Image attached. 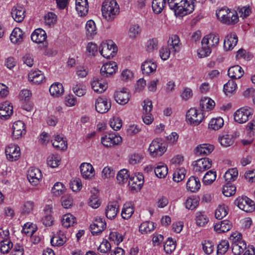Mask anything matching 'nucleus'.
Segmentation results:
<instances>
[{"mask_svg":"<svg viewBox=\"0 0 255 255\" xmlns=\"http://www.w3.org/2000/svg\"><path fill=\"white\" fill-rule=\"evenodd\" d=\"M166 4V0H153L152 7L153 11L157 13H160L163 10Z\"/></svg>","mask_w":255,"mask_h":255,"instance_id":"nucleus-49","label":"nucleus"},{"mask_svg":"<svg viewBox=\"0 0 255 255\" xmlns=\"http://www.w3.org/2000/svg\"><path fill=\"white\" fill-rule=\"evenodd\" d=\"M227 214V207L225 205L219 206L215 213L216 218L219 220L222 219L223 217H225Z\"/></svg>","mask_w":255,"mask_h":255,"instance_id":"nucleus-58","label":"nucleus"},{"mask_svg":"<svg viewBox=\"0 0 255 255\" xmlns=\"http://www.w3.org/2000/svg\"><path fill=\"white\" fill-rule=\"evenodd\" d=\"M82 176L85 179H90L94 176V169L90 163H83L80 165Z\"/></svg>","mask_w":255,"mask_h":255,"instance_id":"nucleus-22","label":"nucleus"},{"mask_svg":"<svg viewBox=\"0 0 255 255\" xmlns=\"http://www.w3.org/2000/svg\"><path fill=\"white\" fill-rule=\"evenodd\" d=\"M237 85L233 80H229L224 86L223 91L227 96L232 94L236 90Z\"/></svg>","mask_w":255,"mask_h":255,"instance_id":"nucleus-45","label":"nucleus"},{"mask_svg":"<svg viewBox=\"0 0 255 255\" xmlns=\"http://www.w3.org/2000/svg\"><path fill=\"white\" fill-rule=\"evenodd\" d=\"M49 92L53 96H59L64 92L62 84L58 82L53 84L49 88Z\"/></svg>","mask_w":255,"mask_h":255,"instance_id":"nucleus-41","label":"nucleus"},{"mask_svg":"<svg viewBox=\"0 0 255 255\" xmlns=\"http://www.w3.org/2000/svg\"><path fill=\"white\" fill-rule=\"evenodd\" d=\"M129 178V175L128 174V171L126 169L121 170L117 176V181L120 184H123L126 183Z\"/></svg>","mask_w":255,"mask_h":255,"instance_id":"nucleus-51","label":"nucleus"},{"mask_svg":"<svg viewBox=\"0 0 255 255\" xmlns=\"http://www.w3.org/2000/svg\"><path fill=\"white\" fill-rule=\"evenodd\" d=\"M236 187L231 183H226L222 189L223 194L227 197H230L236 193Z\"/></svg>","mask_w":255,"mask_h":255,"instance_id":"nucleus-44","label":"nucleus"},{"mask_svg":"<svg viewBox=\"0 0 255 255\" xmlns=\"http://www.w3.org/2000/svg\"><path fill=\"white\" fill-rule=\"evenodd\" d=\"M25 8L21 5H16L13 7L11 9V14L14 20L20 22L23 21L25 17Z\"/></svg>","mask_w":255,"mask_h":255,"instance_id":"nucleus-16","label":"nucleus"},{"mask_svg":"<svg viewBox=\"0 0 255 255\" xmlns=\"http://www.w3.org/2000/svg\"><path fill=\"white\" fill-rule=\"evenodd\" d=\"M12 247V243L9 239H4L0 242V252L2 254H7Z\"/></svg>","mask_w":255,"mask_h":255,"instance_id":"nucleus-50","label":"nucleus"},{"mask_svg":"<svg viewBox=\"0 0 255 255\" xmlns=\"http://www.w3.org/2000/svg\"><path fill=\"white\" fill-rule=\"evenodd\" d=\"M229 9L222 8L216 12V15L218 19L222 22L226 23L229 22V18L231 16V12L228 11Z\"/></svg>","mask_w":255,"mask_h":255,"instance_id":"nucleus-40","label":"nucleus"},{"mask_svg":"<svg viewBox=\"0 0 255 255\" xmlns=\"http://www.w3.org/2000/svg\"><path fill=\"white\" fill-rule=\"evenodd\" d=\"M111 107L110 102L104 100L102 98H98L95 102V108L97 112L101 114L107 113Z\"/></svg>","mask_w":255,"mask_h":255,"instance_id":"nucleus-18","label":"nucleus"},{"mask_svg":"<svg viewBox=\"0 0 255 255\" xmlns=\"http://www.w3.org/2000/svg\"><path fill=\"white\" fill-rule=\"evenodd\" d=\"M106 228V223L103 218L97 217L90 228L93 235H97L102 232Z\"/></svg>","mask_w":255,"mask_h":255,"instance_id":"nucleus-13","label":"nucleus"},{"mask_svg":"<svg viewBox=\"0 0 255 255\" xmlns=\"http://www.w3.org/2000/svg\"><path fill=\"white\" fill-rule=\"evenodd\" d=\"M237 10L240 17L243 18L249 16L252 12L251 8L249 6H239L237 8Z\"/></svg>","mask_w":255,"mask_h":255,"instance_id":"nucleus-62","label":"nucleus"},{"mask_svg":"<svg viewBox=\"0 0 255 255\" xmlns=\"http://www.w3.org/2000/svg\"><path fill=\"white\" fill-rule=\"evenodd\" d=\"M181 43L178 35H172L169 37L168 41V46L175 53L178 52L180 51L181 47Z\"/></svg>","mask_w":255,"mask_h":255,"instance_id":"nucleus-32","label":"nucleus"},{"mask_svg":"<svg viewBox=\"0 0 255 255\" xmlns=\"http://www.w3.org/2000/svg\"><path fill=\"white\" fill-rule=\"evenodd\" d=\"M109 46L113 47V41L109 40L107 42H103L99 48V51L101 54L105 58L110 59L113 57L117 51V47H114L113 50L109 49Z\"/></svg>","mask_w":255,"mask_h":255,"instance_id":"nucleus-10","label":"nucleus"},{"mask_svg":"<svg viewBox=\"0 0 255 255\" xmlns=\"http://www.w3.org/2000/svg\"><path fill=\"white\" fill-rule=\"evenodd\" d=\"M41 177V171L38 168H31L28 171L27 179L33 185H37Z\"/></svg>","mask_w":255,"mask_h":255,"instance_id":"nucleus-17","label":"nucleus"},{"mask_svg":"<svg viewBox=\"0 0 255 255\" xmlns=\"http://www.w3.org/2000/svg\"><path fill=\"white\" fill-rule=\"evenodd\" d=\"M134 212L133 204L131 202H126L122 211V216L124 219H129Z\"/></svg>","mask_w":255,"mask_h":255,"instance_id":"nucleus-34","label":"nucleus"},{"mask_svg":"<svg viewBox=\"0 0 255 255\" xmlns=\"http://www.w3.org/2000/svg\"><path fill=\"white\" fill-rule=\"evenodd\" d=\"M143 182V175L138 173L137 174H135L129 177L128 185L131 191L137 192L142 188Z\"/></svg>","mask_w":255,"mask_h":255,"instance_id":"nucleus-9","label":"nucleus"},{"mask_svg":"<svg viewBox=\"0 0 255 255\" xmlns=\"http://www.w3.org/2000/svg\"><path fill=\"white\" fill-rule=\"evenodd\" d=\"M238 37L235 34H228L224 39V47L226 50H231L237 45Z\"/></svg>","mask_w":255,"mask_h":255,"instance_id":"nucleus-21","label":"nucleus"},{"mask_svg":"<svg viewBox=\"0 0 255 255\" xmlns=\"http://www.w3.org/2000/svg\"><path fill=\"white\" fill-rule=\"evenodd\" d=\"M57 21V16L53 12H48L45 15V23L46 25L53 26Z\"/></svg>","mask_w":255,"mask_h":255,"instance_id":"nucleus-61","label":"nucleus"},{"mask_svg":"<svg viewBox=\"0 0 255 255\" xmlns=\"http://www.w3.org/2000/svg\"><path fill=\"white\" fill-rule=\"evenodd\" d=\"M212 161L208 158H203L193 162L194 172L201 173L209 169L212 166Z\"/></svg>","mask_w":255,"mask_h":255,"instance_id":"nucleus-7","label":"nucleus"},{"mask_svg":"<svg viewBox=\"0 0 255 255\" xmlns=\"http://www.w3.org/2000/svg\"><path fill=\"white\" fill-rule=\"evenodd\" d=\"M247 245L245 242H241L239 244L232 245V250L234 255H241L245 249Z\"/></svg>","mask_w":255,"mask_h":255,"instance_id":"nucleus-53","label":"nucleus"},{"mask_svg":"<svg viewBox=\"0 0 255 255\" xmlns=\"http://www.w3.org/2000/svg\"><path fill=\"white\" fill-rule=\"evenodd\" d=\"M229 248V244L227 240H222L217 246V254L218 255L225 254Z\"/></svg>","mask_w":255,"mask_h":255,"instance_id":"nucleus-55","label":"nucleus"},{"mask_svg":"<svg viewBox=\"0 0 255 255\" xmlns=\"http://www.w3.org/2000/svg\"><path fill=\"white\" fill-rule=\"evenodd\" d=\"M119 211V205L116 202H110L108 204L106 210V217L110 219H114Z\"/></svg>","mask_w":255,"mask_h":255,"instance_id":"nucleus-26","label":"nucleus"},{"mask_svg":"<svg viewBox=\"0 0 255 255\" xmlns=\"http://www.w3.org/2000/svg\"><path fill=\"white\" fill-rule=\"evenodd\" d=\"M101 10L103 16L108 21H113L120 12L119 6L116 0H105Z\"/></svg>","mask_w":255,"mask_h":255,"instance_id":"nucleus-2","label":"nucleus"},{"mask_svg":"<svg viewBox=\"0 0 255 255\" xmlns=\"http://www.w3.org/2000/svg\"><path fill=\"white\" fill-rule=\"evenodd\" d=\"M244 71L242 68L238 65H235L230 67L228 71V74L232 79H240L244 75Z\"/></svg>","mask_w":255,"mask_h":255,"instance_id":"nucleus-31","label":"nucleus"},{"mask_svg":"<svg viewBox=\"0 0 255 255\" xmlns=\"http://www.w3.org/2000/svg\"><path fill=\"white\" fill-rule=\"evenodd\" d=\"M5 152L7 159L11 161L18 160L20 156V147L14 144H10L7 146Z\"/></svg>","mask_w":255,"mask_h":255,"instance_id":"nucleus-11","label":"nucleus"},{"mask_svg":"<svg viewBox=\"0 0 255 255\" xmlns=\"http://www.w3.org/2000/svg\"><path fill=\"white\" fill-rule=\"evenodd\" d=\"M122 141V137L116 135L115 133H109L102 137L101 142L104 146L106 147H111L117 145Z\"/></svg>","mask_w":255,"mask_h":255,"instance_id":"nucleus-12","label":"nucleus"},{"mask_svg":"<svg viewBox=\"0 0 255 255\" xmlns=\"http://www.w3.org/2000/svg\"><path fill=\"white\" fill-rule=\"evenodd\" d=\"M47 164L52 168H55L58 166L60 162L59 157L57 155H51L48 156L47 160Z\"/></svg>","mask_w":255,"mask_h":255,"instance_id":"nucleus-64","label":"nucleus"},{"mask_svg":"<svg viewBox=\"0 0 255 255\" xmlns=\"http://www.w3.org/2000/svg\"><path fill=\"white\" fill-rule=\"evenodd\" d=\"M202 112H199L195 108L190 109L186 113V120L191 125L194 126L199 125L203 120L204 115Z\"/></svg>","mask_w":255,"mask_h":255,"instance_id":"nucleus-5","label":"nucleus"},{"mask_svg":"<svg viewBox=\"0 0 255 255\" xmlns=\"http://www.w3.org/2000/svg\"><path fill=\"white\" fill-rule=\"evenodd\" d=\"M114 98L116 102L122 105L126 104L129 100V93L124 89L116 92L114 94Z\"/></svg>","mask_w":255,"mask_h":255,"instance_id":"nucleus-25","label":"nucleus"},{"mask_svg":"<svg viewBox=\"0 0 255 255\" xmlns=\"http://www.w3.org/2000/svg\"><path fill=\"white\" fill-rule=\"evenodd\" d=\"M224 125V120L221 117L212 119L208 125V127L210 129L213 130H218L221 128Z\"/></svg>","mask_w":255,"mask_h":255,"instance_id":"nucleus-46","label":"nucleus"},{"mask_svg":"<svg viewBox=\"0 0 255 255\" xmlns=\"http://www.w3.org/2000/svg\"><path fill=\"white\" fill-rule=\"evenodd\" d=\"M28 80L36 85L42 83L45 80V77L40 70L31 71L28 74Z\"/></svg>","mask_w":255,"mask_h":255,"instance_id":"nucleus-23","label":"nucleus"},{"mask_svg":"<svg viewBox=\"0 0 255 255\" xmlns=\"http://www.w3.org/2000/svg\"><path fill=\"white\" fill-rule=\"evenodd\" d=\"M185 172L184 168L177 169L173 175V180L177 182L182 181L185 178Z\"/></svg>","mask_w":255,"mask_h":255,"instance_id":"nucleus-59","label":"nucleus"},{"mask_svg":"<svg viewBox=\"0 0 255 255\" xmlns=\"http://www.w3.org/2000/svg\"><path fill=\"white\" fill-rule=\"evenodd\" d=\"M24 124L21 121L15 122L12 126V137L13 139H17L20 138L23 134H25Z\"/></svg>","mask_w":255,"mask_h":255,"instance_id":"nucleus-14","label":"nucleus"},{"mask_svg":"<svg viewBox=\"0 0 255 255\" xmlns=\"http://www.w3.org/2000/svg\"><path fill=\"white\" fill-rule=\"evenodd\" d=\"M150 154L153 157L162 156L166 151L165 144L161 142L159 139L153 140L148 148Z\"/></svg>","mask_w":255,"mask_h":255,"instance_id":"nucleus-6","label":"nucleus"},{"mask_svg":"<svg viewBox=\"0 0 255 255\" xmlns=\"http://www.w3.org/2000/svg\"><path fill=\"white\" fill-rule=\"evenodd\" d=\"M13 113V107L8 102H5L0 106V118L7 119Z\"/></svg>","mask_w":255,"mask_h":255,"instance_id":"nucleus-20","label":"nucleus"},{"mask_svg":"<svg viewBox=\"0 0 255 255\" xmlns=\"http://www.w3.org/2000/svg\"><path fill=\"white\" fill-rule=\"evenodd\" d=\"M154 173L158 178H164L168 173L167 166L162 163H159L154 169Z\"/></svg>","mask_w":255,"mask_h":255,"instance_id":"nucleus-43","label":"nucleus"},{"mask_svg":"<svg viewBox=\"0 0 255 255\" xmlns=\"http://www.w3.org/2000/svg\"><path fill=\"white\" fill-rule=\"evenodd\" d=\"M253 114V110L249 107L240 108L234 113V119L236 122L243 124L248 121Z\"/></svg>","mask_w":255,"mask_h":255,"instance_id":"nucleus-3","label":"nucleus"},{"mask_svg":"<svg viewBox=\"0 0 255 255\" xmlns=\"http://www.w3.org/2000/svg\"><path fill=\"white\" fill-rule=\"evenodd\" d=\"M62 206L65 209L71 208L73 204L72 197L69 194L63 195L61 198Z\"/></svg>","mask_w":255,"mask_h":255,"instance_id":"nucleus-54","label":"nucleus"},{"mask_svg":"<svg viewBox=\"0 0 255 255\" xmlns=\"http://www.w3.org/2000/svg\"><path fill=\"white\" fill-rule=\"evenodd\" d=\"M61 222L62 225L67 228L76 223V219L72 215L67 214L63 215Z\"/></svg>","mask_w":255,"mask_h":255,"instance_id":"nucleus-42","label":"nucleus"},{"mask_svg":"<svg viewBox=\"0 0 255 255\" xmlns=\"http://www.w3.org/2000/svg\"><path fill=\"white\" fill-rule=\"evenodd\" d=\"M201 184L198 177L195 176L190 177L186 183L187 189L191 192L197 191L200 188Z\"/></svg>","mask_w":255,"mask_h":255,"instance_id":"nucleus-27","label":"nucleus"},{"mask_svg":"<svg viewBox=\"0 0 255 255\" xmlns=\"http://www.w3.org/2000/svg\"><path fill=\"white\" fill-rule=\"evenodd\" d=\"M91 84L94 91L99 93H103L108 87L107 81L101 75L94 77Z\"/></svg>","mask_w":255,"mask_h":255,"instance_id":"nucleus-8","label":"nucleus"},{"mask_svg":"<svg viewBox=\"0 0 255 255\" xmlns=\"http://www.w3.org/2000/svg\"><path fill=\"white\" fill-rule=\"evenodd\" d=\"M218 141L222 146L227 147L234 144L235 138L231 134H224L219 136Z\"/></svg>","mask_w":255,"mask_h":255,"instance_id":"nucleus-38","label":"nucleus"},{"mask_svg":"<svg viewBox=\"0 0 255 255\" xmlns=\"http://www.w3.org/2000/svg\"><path fill=\"white\" fill-rule=\"evenodd\" d=\"M154 229V223L150 221L143 222L139 227V231L141 234H147Z\"/></svg>","mask_w":255,"mask_h":255,"instance_id":"nucleus-48","label":"nucleus"},{"mask_svg":"<svg viewBox=\"0 0 255 255\" xmlns=\"http://www.w3.org/2000/svg\"><path fill=\"white\" fill-rule=\"evenodd\" d=\"M67 239L65 236L59 231L57 235H54L50 240L53 246H62L66 242Z\"/></svg>","mask_w":255,"mask_h":255,"instance_id":"nucleus-37","label":"nucleus"},{"mask_svg":"<svg viewBox=\"0 0 255 255\" xmlns=\"http://www.w3.org/2000/svg\"><path fill=\"white\" fill-rule=\"evenodd\" d=\"M213 145L204 143L198 145L195 149V153L198 156H205L210 154L214 150Z\"/></svg>","mask_w":255,"mask_h":255,"instance_id":"nucleus-19","label":"nucleus"},{"mask_svg":"<svg viewBox=\"0 0 255 255\" xmlns=\"http://www.w3.org/2000/svg\"><path fill=\"white\" fill-rule=\"evenodd\" d=\"M211 52V47L207 44L202 43V47L198 50V55L200 58L207 57Z\"/></svg>","mask_w":255,"mask_h":255,"instance_id":"nucleus-60","label":"nucleus"},{"mask_svg":"<svg viewBox=\"0 0 255 255\" xmlns=\"http://www.w3.org/2000/svg\"><path fill=\"white\" fill-rule=\"evenodd\" d=\"M215 102L209 98H205L200 101L199 109L203 113L206 111H209L213 110L215 107Z\"/></svg>","mask_w":255,"mask_h":255,"instance_id":"nucleus-30","label":"nucleus"},{"mask_svg":"<svg viewBox=\"0 0 255 255\" xmlns=\"http://www.w3.org/2000/svg\"><path fill=\"white\" fill-rule=\"evenodd\" d=\"M51 142L52 145L57 149L65 150L67 147V141L59 135L55 136L54 140H52Z\"/></svg>","mask_w":255,"mask_h":255,"instance_id":"nucleus-39","label":"nucleus"},{"mask_svg":"<svg viewBox=\"0 0 255 255\" xmlns=\"http://www.w3.org/2000/svg\"><path fill=\"white\" fill-rule=\"evenodd\" d=\"M234 203L240 209L246 212H252L255 209L254 202L246 196L238 197Z\"/></svg>","mask_w":255,"mask_h":255,"instance_id":"nucleus-4","label":"nucleus"},{"mask_svg":"<svg viewBox=\"0 0 255 255\" xmlns=\"http://www.w3.org/2000/svg\"><path fill=\"white\" fill-rule=\"evenodd\" d=\"M156 64L151 60H146L141 65V68L143 74H149L154 72L156 69Z\"/></svg>","mask_w":255,"mask_h":255,"instance_id":"nucleus-36","label":"nucleus"},{"mask_svg":"<svg viewBox=\"0 0 255 255\" xmlns=\"http://www.w3.org/2000/svg\"><path fill=\"white\" fill-rule=\"evenodd\" d=\"M23 36L24 33L21 29L18 27H15L11 33L10 39L12 43L19 44L23 41Z\"/></svg>","mask_w":255,"mask_h":255,"instance_id":"nucleus-33","label":"nucleus"},{"mask_svg":"<svg viewBox=\"0 0 255 255\" xmlns=\"http://www.w3.org/2000/svg\"><path fill=\"white\" fill-rule=\"evenodd\" d=\"M88 8L87 0H76V9L81 16H85L88 13Z\"/></svg>","mask_w":255,"mask_h":255,"instance_id":"nucleus-29","label":"nucleus"},{"mask_svg":"<svg viewBox=\"0 0 255 255\" xmlns=\"http://www.w3.org/2000/svg\"><path fill=\"white\" fill-rule=\"evenodd\" d=\"M199 199L198 198L189 197L185 202V207L188 209L193 210L198 205Z\"/></svg>","mask_w":255,"mask_h":255,"instance_id":"nucleus-56","label":"nucleus"},{"mask_svg":"<svg viewBox=\"0 0 255 255\" xmlns=\"http://www.w3.org/2000/svg\"><path fill=\"white\" fill-rule=\"evenodd\" d=\"M231 224L228 220H224L217 223L214 226V230L218 233H225L231 228Z\"/></svg>","mask_w":255,"mask_h":255,"instance_id":"nucleus-35","label":"nucleus"},{"mask_svg":"<svg viewBox=\"0 0 255 255\" xmlns=\"http://www.w3.org/2000/svg\"><path fill=\"white\" fill-rule=\"evenodd\" d=\"M117 65L115 62H110L104 64L101 68V75L104 77H108L116 72Z\"/></svg>","mask_w":255,"mask_h":255,"instance_id":"nucleus-15","label":"nucleus"},{"mask_svg":"<svg viewBox=\"0 0 255 255\" xmlns=\"http://www.w3.org/2000/svg\"><path fill=\"white\" fill-rule=\"evenodd\" d=\"M36 228L34 225L26 223L24 224L22 229V233L28 236H32L36 232Z\"/></svg>","mask_w":255,"mask_h":255,"instance_id":"nucleus-63","label":"nucleus"},{"mask_svg":"<svg viewBox=\"0 0 255 255\" xmlns=\"http://www.w3.org/2000/svg\"><path fill=\"white\" fill-rule=\"evenodd\" d=\"M47 38L46 32L41 28L35 29L31 34V40L37 43H42L45 41Z\"/></svg>","mask_w":255,"mask_h":255,"instance_id":"nucleus-24","label":"nucleus"},{"mask_svg":"<svg viewBox=\"0 0 255 255\" xmlns=\"http://www.w3.org/2000/svg\"><path fill=\"white\" fill-rule=\"evenodd\" d=\"M219 42V36L214 33H210L206 35L202 39L201 43L207 44L210 47H215Z\"/></svg>","mask_w":255,"mask_h":255,"instance_id":"nucleus-28","label":"nucleus"},{"mask_svg":"<svg viewBox=\"0 0 255 255\" xmlns=\"http://www.w3.org/2000/svg\"><path fill=\"white\" fill-rule=\"evenodd\" d=\"M65 190V187L62 183L56 182L52 188V192L55 196H58L62 194Z\"/></svg>","mask_w":255,"mask_h":255,"instance_id":"nucleus-57","label":"nucleus"},{"mask_svg":"<svg viewBox=\"0 0 255 255\" xmlns=\"http://www.w3.org/2000/svg\"><path fill=\"white\" fill-rule=\"evenodd\" d=\"M85 28L88 37H92L97 33L96 24L92 20H89L87 22Z\"/></svg>","mask_w":255,"mask_h":255,"instance_id":"nucleus-47","label":"nucleus"},{"mask_svg":"<svg viewBox=\"0 0 255 255\" xmlns=\"http://www.w3.org/2000/svg\"><path fill=\"white\" fill-rule=\"evenodd\" d=\"M168 4L175 14L179 16L189 14L194 9L193 0H168Z\"/></svg>","mask_w":255,"mask_h":255,"instance_id":"nucleus-1","label":"nucleus"},{"mask_svg":"<svg viewBox=\"0 0 255 255\" xmlns=\"http://www.w3.org/2000/svg\"><path fill=\"white\" fill-rule=\"evenodd\" d=\"M216 171L211 170L206 172L203 178V182L206 185L212 183L216 179Z\"/></svg>","mask_w":255,"mask_h":255,"instance_id":"nucleus-52","label":"nucleus"}]
</instances>
